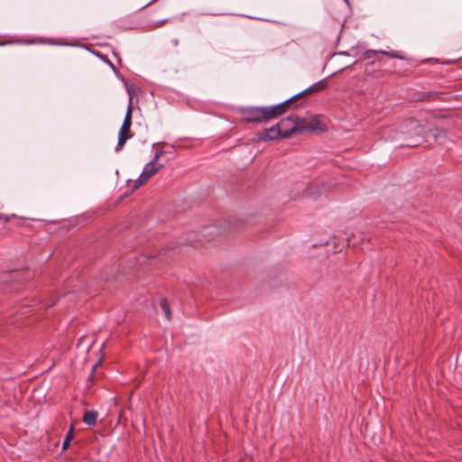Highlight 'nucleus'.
<instances>
[{
  "label": "nucleus",
  "mask_w": 462,
  "mask_h": 462,
  "mask_svg": "<svg viewBox=\"0 0 462 462\" xmlns=\"http://www.w3.org/2000/svg\"><path fill=\"white\" fill-rule=\"evenodd\" d=\"M345 69H346V68H341V69H338V71H342V70H344Z\"/></svg>",
  "instance_id": "nucleus-20"
},
{
  "label": "nucleus",
  "mask_w": 462,
  "mask_h": 462,
  "mask_svg": "<svg viewBox=\"0 0 462 462\" xmlns=\"http://www.w3.org/2000/svg\"><path fill=\"white\" fill-rule=\"evenodd\" d=\"M288 101L270 106H250L241 109V116L245 122L253 124H265L285 114Z\"/></svg>",
  "instance_id": "nucleus-1"
},
{
  "label": "nucleus",
  "mask_w": 462,
  "mask_h": 462,
  "mask_svg": "<svg viewBox=\"0 0 462 462\" xmlns=\"http://www.w3.org/2000/svg\"><path fill=\"white\" fill-rule=\"evenodd\" d=\"M406 146H409V147H416V146H418V143H408L406 144Z\"/></svg>",
  "instance_id": "nucleus-16"
},
{
  "label": "nucleus",
  "mask_w": 462,
  "mask_h": 462,
  "mask_svg": "<svg viewBox=\"0 0 462 462\" xmlns=\"http://www.w3.org/2000/svg\"><path fill=\"white\" fill-rule=\"evenodd\" d=\"M326 88H327L326 79H321V80L316 82L315 84H313L312 86L309 87L308 88L302 90L301 92H300V93L294 95L293 97H290L289 99H287L286 101H288V106L301 97L320 92V91L324 90Z\"/></svg>",
  "instance_id": "nucleus-7"
},
{
  "label": "nucleus",
  "mask_w": 462,
  "mask_h": 462,
  "mask_svg": "<svg viewBox=\"0 0 462 462\" xmlns=\"http://www.w3.org/2000/svg\"><path fill=\"white\" fill-rule=\"evenodd\" d=\"M326 125L319 120L318 116L310 118H300V134L312 132H325Z\"/></svg>",
  "instance_id": "nucleus-6"
},
{
  "label": "nucleus",
  "mask_w": 462,
  "mask_h": 462,
  "mask_svg": "<svg viewBox=\"0 0 462 462\" xmlns=\"http://www.w3.org/2000/svg\"><path fill=\"white\" fill-rule=\"evenodd\" d=\"M377 61L380 62V61H382V60H374L371 62L366 64V67H365L366 73H368V74L373 73V68L376 65Z\"/></svg>",
  "instance_id": "nucleus-13"
},
{
  "label": "nucleus",
  "mask_w": 462,
  "mask_h": 462,
  "mask_svg": "<svg viewBox=\"0 0 462 462\" xmlns=\"http://www.w3.org/2000/svg\"><path fill=\"white\" fill-rule=\"evenodd\" d=\"M98 413L96 411H89L84 413L82 420L85 424L94 426L97 423Z\"/></svg>",
  "instance_id": "nucleus-9"
},
{
  "label": "nucleus",
  "mask_w": 462,
  "mask_h": 462,
  "mask_svg": "<svg viewBox=\"0 0 462 462\" xmlns=\"http://www.w3.org/2000/svg\"><path fill=\"white\" fill-rule=\"evenodd\" d=\"M258 137L262 141H273L281 138V132L279 131L277 124L270 128L264 129L258 134Z\"/></svg>",
  "instance_id": "nucleus-8"
},
{
  "label": "nucleus",
  "mask_w": 462,
  "mask_h": 462,
  "mask_svg": "<svg viewBox=\"0 0 462 462\" xmlns=\"http://www.w3.org/2000/svg\"><path fill=\"white\" fill-rule=\"evenodd\" d=\"M281 132V138H289L293 134H300V117L297 116H290L284 117L277 124Z\"/></svg>",
  "instance_id": "nucleus-4"
},
{
  "label": "nucleus",
  "mask_w": 462,
  "mask_h": 462,
  "mask_svg": "<svg viewBox=\"0 0 462 462\" xmlns=\"http://www.w3.org/2000/svg\"><path fill=\"white\" fill-rule=\"evenodd\" d=\"M87 51L92 52L94 55H96L97 58L99 59H102V58H107L106 55H103L101 54L100 52H96L94 51H90L89 49H87Z\"/></svg>",
  "instance_id": "nucleus-14"
},
{
  "label": "nucleus",
  "mask_w": 462,
  "mask_h": 462,
  "mask_svg": "<svg viewBox=\"0 0 462 462\" xmlns=\"http://www.w3.org/2000/svg\"><path fill=\"white\" fill-rule=\"evenodd\" d=\"M334 74H336V72L330 73V74L328 75V77H329V76H333Z\"/></svg>",
  "instance_id": "nucleus-21"
},
{
  "label": "nucleus",
  "mask_w": 462,
  "mask_h": 462,
  "mask_svg": "<svg viewBox=\"0 0 462 462\" xmlns=\"http://www.w3.org/2000/svg\"><path fill=\"white\" fill-rule=\"evenodd\" d=\"M160 306H161L162 311L164 312L166 319L168 320H171V306H170L168 300L166 298L161 299Z\"/></svg>",
  "instance_id": "nucleus-10"
},
{
  "label": "nucleus",
  "mask_w": 462,
  "mask_h": 462,
  "mask_svg": "<svg viewBox=\"0 0 462 462\" xmlns=\"http://www.w3.org/2000/svg\"><path fill=\"white\" fill-rule=\"evenodd\" d=\"M167 21L164 20V21H161L159 23H156V26H161V25H163Z\"/></svg>",
  "instance_id": "nucleus-17"
},
{
  "label": "nucleus",
  "mask_w": 462,
  "mask_h": 462,
  "mask_svg": "<svg viewBox=\"0 0 462 462\" xmlns=\"http://www.w3.org/2000/svg\"><path fill=\"white\" fill-rule=\"evenodd\" d=\"M164 153V151H160L156 152L152 160L143 167L142 173L140 174L139 178L135 180L134 189H137L143 185L146 184L152 176L157 174L162 168H164L163 163L158 162L159 159Z\"/></svg>",
  "instance_id": "nucleus-2"
},
{
  "label": "nucleus",
  "mask_w": 462,
  "mask_h": 462,
  "mask_svg": "<svg viewBox=\"0 0 462 462\" xmlns=\"http://www.w3.org/2000/svg\"><path fill=\"white\" fill-rule=\"evenodd\" d=\"M457 61V60H450L449 61H447L446 63L447 64H453V63H456Z\"/></svg>",
  "instance_id": "nucleus-18"
},
{
  "label": "nucleus",
  "mask_w": 462,
  "mask_h": 462,
  "mask_svg": "<svg viewBox=\"0 0 462 462\" xmlns=\"http://www.w3.org/2000/svg\"><path fill=\"white\" fill-rule=\"evenodd\" d=\"M429 134L434 137L435 141H438L439 138H444L446 136L445 131L443 129L439 128L430 129L429 131Z\"/></svg>",
  "instance_id": "nucleus-12"
},
{
  "label": "nucleus",
  "mask_w": 462,
  "mask_h": 462,
  "mask_svg": "<svg viewBox=\"0 0 462 462\" xmlns=\"http://www.w3.org/2000/svg\"><path fill=\"white\" fill-rule=\"evenodd\" d=\"M73 436H74V427L71 426L69 428V432L67 433L64 440H63V443H62V449L63 450H67L70 445V441L71 439H73Z\"/></svg>",
  "instance_id": "nucleus-11"
},
{
  "label": "nucleus",
  "mask_w": 462,
  "mask_h": 462,
  "mask_svg": "<svg viewBox=\"0 0 462 462\" xmlns=\"http://www.w3.org/2000/svg\"><path fill=\"white\" fill-rule=\"evenodd\" d=\"M131 125H132V102L127 107L122 126L119 130L118 134V141L116 147V152H120L127 140L132 138L133 134L131 133Z\"/></svg>",
  "instance_id": "nucleus-3"
},
{
  "label": "nucleus",
  "mask_w": 462,
  "mask_h": 462,
  "mask_svg": "<svg viewBox=\"0 0 462 462\" xmlns=\"http://www.w3.org/2000/svg\"><path fill=\"white\" fill-rule=\"evenodd\" d=\"M377 53H381L385 56H391V58H403L402 56H400L398 54H393V53L391 54L387 51H372V50H365V47L360 46V45L354 46L349 51L340 52L339 54L346 55V56L354 57V58H356V57L372 58L373 56L376 55Z\"/></svg>",
  "instance_id": "nucleus-5"
},
{
  "label": "nucleus",
  "mask_w": 462,
  "mask_h": 462,
  "mask_svg": "<svg viewBox=\"0 0 462 462\" xmlns=\"http://www.w3.org/2000/svg\"><path fill=\"white\" fill-rule=\"evenodd\" d=\"M97 365H98V363H97V364H96V365L93 366V368H92V372H91V374H90V375H89V380H92V378L94 377V374H95V371H96V369H97Z\"/></svg>",
  "instance_id": "nucleus-15"
},
{
  "label": "nucleus",
  "mask_w": 462,
  "mask_h": 462,
  "mask_svg": "<svg viewBox=\"0 0 462 462\" xmlns=\"http://www.w3.org/2000/svg\"><path fill=\"white\" fill-rule=\"evenodd\" d=\"M104 60V61H106V62L110 63V60H107V59H105V60Z\"/></svg>",
  "instance_id": "nucleus-19"
}]
</instances>
